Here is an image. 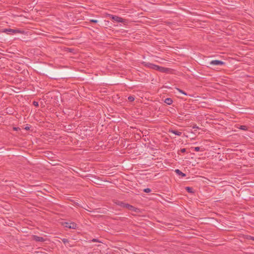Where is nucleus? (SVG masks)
I'll use <instances>...</instances> for the list:
<instances>
[{
  "label": "nucleus",
  "mask_w": 254,
  "mask_h": 254,
  "mask_svg": "<svg viewBox=\"0 0 254 254\" xmlns=\"http://www.w3.org/2000/svg\"><path fill=\"white\" fill-rule=\"evenodd\" d=\"M224 63L221 61L219 60H213L210 62V64L212 65H223Z\"/></svg>",
  "instance_id": "20e7f679"
},
{
  "label": "nucleus",
  "mask_w": 254,
  "mask_h": 254,
  "mask_svg": "<svg viewBox=\"0 0 254 254\" xmlns=\"http://www.w3.org/2000/svg\"><path fill=\"white\" fill-rule=\"evenodd\" d=\"M90 21L91 22L95 23H96L98 22V21L97 20H95V19H91V20H90Z\"/></svg>",
  "instance_id": "412c9836"
},
{
  "label": "nucleus",
  "mask_w": 254,
  "mask_h": 254,
  "mask_svg": "<svg viewBox=\"0 0 254 254\" xmlns=\"http://www.w3.org/2000/svg\"><path fill=\"white\" fill-rule=\"evenodd\" d=\"M62 241H63V242L64 244H65L66 243H68V240H67V239H62Z\"/></svg>",
  "instance_id": "a211bd4d"
},
{
  "label": "nucleus",
  "mask_w": 254,
  "mask_h": 254,
  "mask_svg": "<svg viewBox=\"0 0 254 254\" xmlns=\"http://www.w3.org/2000/svg\"><path fill=\"white\" fill-rule=\"evenodd\" d=\"M170 132L175 134V135H178V136H181L182 133V132L176 130H170Z\"/></svg>",
  "instance_id": "1a4fd4ad"
},
{
  "label": "nucleus",
  "mask_w": 254,
  "mask_h": 254,
  "mask_svg": "<svg viewBox=\"0 0 254 254\" xmlns=\"http://www.w3.org/2000/svg\"><path fill=\"white\" fill-rule=\"evenodd\" d=\"M115 203L117 205H119V206H121L122 207H123V208H127V205L128 204V203H125V202H124L123 201H119V200H116L115 202Z\"/></svg>",
  "instance_id": "423d86ee"
},
{
  "label": "nucleus",
  "mask_w": 254,
  "mask_h": 254,
  "mask_svg": "<svg viewBox=\"0 0 254 254\" xmlns=\"http://www.w3.org/2000/svg\"><path fill=\"white\" fill-rule=\"evenodd\" d=\"M177 90L180 92V93H182L185 95H187V93H186L184 91H183V90H181L180 89H179V88H177Z\"/></svg>",
  "instance_id": "6ab92c4d"
},
{
  "label": "nucleus",
  "mask_w": 254,
  "mask_h": 254,
  "mask_svg": "<svg viewBox=\"0 0 254 254\" xmlns=\"http://www.w3.org/2000/svg\"><path fill=\"white\" fill-rule=\"evenodd\" d=\"M127 208L129 210H131V211H134V212H136L137 211V209L136 208H135L134 206L128 204L127 205Z\"/></svg>",
  "instance_id": "6e6552de"
},
{
  "label": "nucleus",
  "mask_w": 254,
  "mask_h": 254,
  "mask_svg": "<svg viewBox=\"0 0 254 254\" xmlns=\"http://www.w3.org/2000/svg\"><path fill=\"white\" fill-rule=\"evenodd\" d=\"M29 128H29V127H25V129L26 130H29Z\"/></svg>",
  "instance_id": "393cba45"
},
{
  "label": "nucleus",
  "mask_w": 254,
  "mask_h": 254,
  "mask_svg": "<svg viewBox=\"0 0 254 254\" xmlns=\"http://www.w3.org/2000/svg\"><path fill=\"white\" fill-rule=\"evenodd\" d=\"M240 129L246 130L247 129V127L246 126H241L240 127Z\"/></svg>",
  "instance_id": "dca6fc26"
},
{
  "label": "nucleus",
  "mask_w": 254,
  "mask_h": 254,
  "mask_svg": "<svg viewBox=\"0 0 254 254\" xmlns=\"http://www.w3.org/2000/svg\"><path fill=\"white\" fill-rule=\"evenodd\" d=\"M200 148L199 147H195L194 148V150L195 151H199L200 150Z\"/></svg>",
  "instance_id": "aec40b11"
},
{
  "label": "nucleus",
  "mask_w": 254,
  "mask_h": 254,
  "mask_svg": "<svg viewBox=\"0 0 254 254\" xmlns=\"http://www.w3.org/2000/svg\"><path fill=\"white\" fill-rule=\"evenodd\" d=\"M186 190H187V191L188 192H190V193H192L193 191H192V188H190V187H186Z\"/></svg>",
  "instance_id": "ddd939ff"
},
{
  "label": "nucleus",
  "mask_w": 254,
  "mask_h": 254,
  "mask_svg": "<svg viewBox=\"0 0 254 254\" xmlns=\"http://www.w3.org/2000/svg\"><path fill=\"white\" fill-rule=\"evenodd\" d=\"M142 64L146 67H149L151 69H153L156 70L158 65H156L150 63L143 62Z\"/></svg>",
  "instance_id": "7ed1b4c3"
},
{
  "label": "nucleus",
  "mask_w": 254,
  "mask_h": 254,
  "mask_svg": "<svg viewBox=\"0 0 254 254\" xmlns=\"http://www.w3.org/2000/svg\"><path fill=\"white\" fill-rule=\"evenodd\" d=\"M143 191L146 193H149L151 191V190L149 188H146L143 190Z\"/></svg>",
  "instance_id": "2eb2a0df"
},
{
  "label": "nucleus",
  "mask_w": 254,
  "mask_h": 254,
  "mask_svg": "<svg viewBox=\"0 0 254 254\" xmlns=\"http://www.w3.org/2000/svg\"><path fill=\"white\" fill-rule=\"evenodd\" d=\"M33 105L35 106H38V103L37 102H36V101H34L33 102Z\"/></svg>",
  "instance_id": "5701e85b"
},
{
  "label": "nucleus",
  "mask_w": 254,
  "mask_h": 254,
  "mask_svg": "<svg viewBox=\"0 0 254 254\" xmlns=\"http://www.w3.org/2000/svg\"><path fill=\"white\" fill-rule=\"evenodd\" d=\"M164 102L167 104V105H171L173 103V100L171 98H168L165 99Z\"/></svg>",
  "instance_id": "9d476101"
},
{
  "label": "nucleus",
  "mask_w": 254,
  "mask_h": 254,
  "mask_svg": "<svg viewBox=\"0 0 254 254\" xmlns=\"http://www.w3.org/2000/svg\"><path fill=\"white\" fill-rule=\"evenodd\" d=\"M5 31L10 32H12V33H19L20 32L19 30H17V29H6L5 30Z\"/></svg>",
  "instance_id": "f8f14e48"
},
{
  "label": "nucleus",
  "mask_w": 254,
  "mask_h": 254,
  "mask_svg": "<svg viewBox=\"0 0 254 254\" xmlns=\"http://www.w3.org/2000/svg\"><path fill=\"white\" fill-rule=\"evenodd\" d=\"M92 242H99L98 240L97 239H93L92 240Z\"/></svg>",
  "instance_id": "b1692460"
},
{
  "label": "nucleus",
  "mask_w": 254,
  "mask_h": 254,
  "mask_svg": "<svg viewBox=\"0 0 254 254\" xmlns=\"http://www.w3.org/2000/svg\"><path fill=\"white\" fill-rule=\"evenodd\" d=\"M128 100L130 101V102H132L134 100V97L132 96H130L128 97Z\"/></svg>",
  "instance_id": "4468645a"
},
{
  "label": "nucleus",
  "mask_w": 254,
  "mask_h": 254,
  "mask_svg": "<svg viewBox=\"0 0 254 254\" xmlns=\"http://www.w3.org/2000/svg\"><path fill=\"white\" fill-rule=\"evenodd\" d=\"M247 239H249V240H251L254 241V237H253V236H248Z\"/></svg>",
  "instance_id": "f3484780"
},
{
  "label": "nucleus",
  "mask_w": 254,
  "mask_h": 254,
  "mask_svg": "<svg viewBox=\"0 0 254 254\" xmlns=\"http://www.w3.org/2000/svg\"><path fill=\"white\" fill-rule=\"evenodd\" d=\"M175 171L178 175L182 177H185L186 176V174L182 172L179 169H176Z\"/></svg>",
  "instance_id": "9b49d317"
},
{
  "label": "nucleus",
  "mask_w": 254,
  "mask_h": 254,
  "mask_svg": "<svg viewBox=\"0 0 254 254\" xmlns=\"http://www.w3.org/2000/svg\"><path fill=\"white\" fill-rule=\"evenodd\" d=\"M193 128H198V127H193Z\"/></svg>",
  "instance_id": "bb28decb"
},
{
  "label": "nucleus",
  "mask_w": 254,
  "mask_h": 254,
  "mask_svg": "<svg viewBox=\"0 0 254 254\" xmlns=\"http://www.w3.org/2000/svg\"><path fill=\"white\" fill-rule=\"evenodd\" d=\"M180 151H181L182 153H185V152H186V148H182V149L180 150Z\"/></svg>",
  "instance_id": "4be33fe9"
},
{
  "label": "nucleus",
  "mask_w": 254,
  "mask_h": 254,
  "mask_svg": "<svg viewBox=\"0 0 254 254\" xmlns=\"http://www.w3.org/2000/svg\"><path fill=\"white\" fill-rule=\"evenodd\" d=\"M156 70L164 73L168 72L169 71V69L158 65L157 68H156Z\"/></svg>",
  "instance_id": "39448f33"
},
{
  "label": "nucleus",
  "mask_w": 254,
  "mask_h": 254,
  "mask_svg": "<svg viewBox=\"0 0 254 254\" xmlns=\"http://www.w3.org/2000/svg\"><path fill=\"white\" fill-rule=\"evenodd\" d=\"M110 17L112 18V20L118 22L125 23L126 22V20L125 19H123L122 17H119L118 16L111 15H110Z\"/></svg>",
  "instance_id": "f03ea898"
},
{
  "label": "nucleus",
  "mask_w": 254,
  "mask_h": 254,
  "mask_svg": "<svg viewBox=\"0 0 254 254\" xmlns=\"http://www.w3.org/2000/svg\"><path fill=\"white\" fill-rule=\"evenodd\" d=\"M33 239L36 242H44V239L43 237H39L36 235L33 236Z\"/></svg>",
  "instance_id": "0eeeda50"
},
{
  "label": "nucleus",
  "mask_w": 254,
  "mask_h": 254,
  "mask_svg": "<svg viewBox=\"0 0 254 254\" xmlns=\"http://www.w3.org/2000/svg\"><path fill=\"white\" fill-rule=\"evenodd\" d=\"M18 128V127H13V129L15 130H17Z\"/></svg>",
  "instance_id": "a878e982"
},
{
  "label": "nucleus",
  "mask_w": 254,
  "mask_h": 254,
  "mask_svg": "<svg viewBox=\"0 0 254 254\" xmlns=\"http://www.w3.org/2000/svg\"><path fill=\"white\" fill-rule=\"evenodd\" d=\"M63 225L64 227L68 228L70 229H75L77 228V225L74 222H70V223L64 222L63 223Z\"/></svg>",
  "instance_id": "f257e3e1"
}]
</instances>
